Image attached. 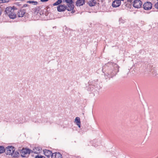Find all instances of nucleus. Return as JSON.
Segmentation results:
<instances>
[{"instance_id":"nucleus-23","label":"nucleus","mask_w":158,"mask_h":158,"mask_svg":"<svg viewBox=\"0 0 158 158\" xmlns=\"http://www.w3.org/2000/svg\"><path fill=\"white\" fill-rule=\"evenodd\" d=\"M8 1L7 0H0V3L7 2Z\"/></svg>"},{"instance_id":"nucleus-26","label":"nucleus","mask_w":158,"mask_h":158,"mask_svg":"<svg viewBox=\"0 0 158 158\" xmlns=\"http://www.w3.org/2000/svg\"><path fill=\"white\" fill-rule=\"evenodd\" d=\"M2 8L1 7H0V16L1 15V14H2Z\"/></svg>"},{"instance_id":"nucleus-14","label":"nucleus","mask_w":158,"mask_h":158,"mask_svg":"<svg viewBox=\"0 0 158 158\" xmlns=\"http://www.w3.org/2000/svg\"><path fill=\"white\" fill-rule=\"evenodd\" d=\"M52 158H62V156L59 152L54 153L52 154Z\"/></svg>"},{"instance_id":"nucleus-20","label":"nucleus","mask_w":158,"mask_h":158,"mask_svg":"<svg viewBox=\"0 0 158 158\" xmlns=\"http://www.w3.org/2000/svg\"><path fill=\"white\" fill-rule=\"evenodd\" d=\"M27 7V9H30V7L29 5L28 4H24L23 6L21 8H23V9L24 7Z\"/></svg>"},{"instance_id":"nucleus-30","label":"nucleus","mask_w":158,"mask_h":158,"mask_svg":"<svg viewBox=\"0 0 158 158\" xmlns=\"http://www.w3.org/2000/svg\"><path fill=\"white\" fill-rule=\"evenodd\" d=\"M49 8V7L48 6H47L46 7V8H47V9H48Z\"/></svg>"},{"instance_id":"nucleus-4","label":"nucleus","mask_w":158,"mask_h":158,"mask_svg":"<svg viewBox=\"0 0 158 158\" xmlns=\"http://www.w3.org/2000/svg\"><path fill=\"white\" fill-rule=\"evenodd\" d=\"M112 65L115 68V69L112 71H110L106 74H105V77L106 80L108 78L110 79V78L112 77L113 76L116 75L119 71V66L116 64L113 63Z\"/></svg>"},{"instance_id":"nucleus-7","label":"nucleus","mask_w":158,"mask_h":158,"mask_svg":"<svg viewBox=\"0 0 158 158\" xmlns=\"http://www.w3.org/2000/svg\"><path fill=\"white\" fill-rule=\"evenodd\" d=\"M69 8L67 6L64 5L60 4L57 7V10L58 12H63L65 11L66 10H68Z\"/></svg>"},{"instance_id":"nucleus-19","label":"nucleus","mask_w":158,"mask_h":158,"mask_svg":"<svg viewBox=\"0 0 158 158\" xmlns=\"http://www.w3.org/2000/svg\"><path fill=\"white\" fill-rule=\"evenodd\" d=\"M5 149L2 146H0V153H3L5 152Z\"/></svg>"},{"instance_id":"nucleus-2","label":"nucleus","mask_w":158,"mask_h":158,"mask_svg":"<svg viewBox=\"0 0 158 158\" xmlns=\"http://www.w3.org/2000/svg\"><path fill=\"white\" fill-rule=\"evenodd\" d=\"M17 9V8L14 6L13 7L10 6L7 7L5 11V14L7 15L10 19H14L16 17V15L14 12V10Z\"/></svg>"},{"instance_id":"nucleus-31","label":"nucleus","mask_w":158,"mask_h":158,"mask_svg":"<svg viewBox=\"0 0 158 158\" xmlns=\"http://www.w3.org/2000/svg\"><path fill=\"white\" fill-rule=\"evenodd\" d=\"M17 5H19V3H17Z\"/></svg>"},{"instance_id":"nucleus-16","label":"nucleus","mask_w":158,"mask_h":158,"mask_svg":"<svg viewBox=\"0 0 158 158\" xmlns=\"http://www.w3.org/2000/svg\"><path fill=\"white\" fill-rule=\"evenodd\" d=\"M75 122H76V124L78 126V127L80 128L81 127V122L80 118L78 117L76 118Z\"/></svg>"},{"instance_id":"nucleus-28","label":"nucleus","mask_w":158,"mask_h":158,"mask_svg":"<svg viewBox=\"0 0 158 158\" xmlns=\"http://www.w3.org/2000/svg\"><path fill=\"white\" fill-rule=\"evenodd\" d=\"M32 152H34V153H38V152L36 151H35V150L34 149H33V150L32 151Z\"/></svg>"},{"instance_id":"nucleus-9","label":"nucleus","mask_w":158,"mask_h":158,"mask_svg":"<svg viewBox=\"0 0 158 158\" xmlns=\"http://www.w3.org/2000/svg\"><path fill=\"white\" fill-rule=\"evenodd\" d=\"M32 151L29 148H23L21 152V156L23 157H24V155L27 154H30Z\"/></svg>"},{"instance_id":"nucleus-11","label":"nucleus","mask_w":158,"mask_h":158,"mask_svg":"<svg viewBox=\"0 0 158 158\" xmlns=\"http://www.w3.org/2000/svg\"><path fill=\"white\" fill-rule=\"evenodd\" d=\"M26 13V10L23 9V8H21L20 10L18 11L17 13V15L19 17H22Z\"/></svg>"},{"instance_id":"nucleus-13","label":"nucleus","mask_w":158,"mask_h":158,"mask_svg":"<svg viewBox=\"0 0 158 158\" xmlns=\"http://www.w3.org/2000/svg\"><path fill=\"white\" fill-rule=\"evenodd\" d=\"M85 0H77L76 2V5L77 6H83L85 4Z\"/></svg>"},{"instance_id":"nucleus-24","label":"nucleus","mask_w":158,"mask_h":158,"mask_svg":"<svg viewBox=\"0 0 158 158\" xmlns=\"http://www.w3.org/2000/svg\"><path fill=\"white\" fill-rule=\"evenodd\" d=\"M155 7L156 8L158 9V2L155 4Z\"/></svg>"},{"instance_id":"nucleus-10","label":"nucleus","mask_w":158,"mask_h":158,"mask_svg":"<svg viewBox=\"0 0 158 158\" xmlns=\"http://www.w3.org/2000/svg\"><path fill=\"white\" fill-rule=\"evenodd\" d=\"M124 0H114L112 3V6L113 7H119L121 4V1H123Z\"/></svg>"},{"instance_id":"nucleus-15","label":"nucleus","mask_w":158,"mask_h":158,"mask_svg":"<svg viewBox=\"0 0 158 158\" xmlns=\"http://www.w3.org/2000/svg\"><path fill=\"white\" fill-rule=\"evenodd\" d=\"M44 155L48 157H50L51 156H52L53 153L51 151L47 149L44 150Z\"/></svg>"},{"instance_id":"nucleus-6","label":"nucleus","mask_w":158,"mask_h":158,"mask_svg":"<svg viewBox=\"0 0 158 158\" xmlns=\"http://www.w3.org/2000/svg\"><path fill=\"white\" fill-rule=\"evenodd\" d=\"M65 2L68 4L67 7L69 8L68 11H71V13H73L75 12V10H74V6L73 4V2L72 0H65Z\"/></svg>"},{"instance_id":"nucleus-27","label":"nucleus","mask_w":158,"mask_h":158,"mask_svg":"<svg viewBox=\"0 0 158 158\" xmlns=\"http://www.w3.org/2000/svg\"><path fill=\"white\" fill-rule=\"evenodd\" d=\"M35 149L36 150H38L39 152L40 151V149L39 148H38V147L35 148Z\"/></svg>"},{"instance_id":"nucleus-22","label":"nucleus","mask_w":158,"mask_h":158,"mask_svg":"<svg viewBox=\"0 0 158 158\" xmlns=\"http://www.w3.org/2000/svg\"><path fill=\"white\" fill-rule=\"evenodd\" d=\"M35 158H44V157L43 156H39L38 155L35 156Z\"/></svg>"},{"instance_id":"nucleus-12","label":"nucleus","mask_w":158,"mask_h":158,"mask_svg":"<svg viewBox=\"0 0 158 158\" xmlns=\"http://www.w3.org/2000/svg\"><path fill=\"white\" fill-rule=\"evenodd\" d=\"M96 0H86V2L88 5L90 6H95L97 4V2L96 1Z\"/></svg>"},{"instance_id":"nucleus-1","label":"nucleus","mask_w":158,"mask_h":158,"mask_svg":"<svg viewBox=\"0 0 158 158\" xmlns=\"http://www.w3.org/2000/svg\"><path fill=\"white\" fill-rule=\"evenodd\" d=\"M127 1L124 3V5L127 7H129L132 4L134 7L139 8L142 5V2L140 0H134L133 2L132 0H127Z\"/></svg>"},{"instance_id":"nucleus-17","label":"nucleus","mask_w":158,"mask_h":158,"mask_svg":"<svg viewBox=\"0 0 158 158\" xmlns=\"http://www.w3.org/2000/svg\"><path fill=\"white\" fill-rule=\"evenodd\" d=\"M62 2V0H58L55 2L53 4V6L59 5Z\"/></svg>"},{"instance_id":"nucleus-25","label":"nucleus","mask_w":158,"mask_h":158,"mask_svg":"<svg viewBox=\"0 0 158 158\" xmlns=\"http://www.w3.org/2000/svg\"><path fill=\"white\" fill-rule=\"evenodd\" d=\"M42 2H46L48 1L49 0H40Z\"/></svg>"},{"instance_id":"nucleus-29","label":"nucleus","mask_w":158,"mask_h":158,"mask_svg":"<svg viewBox=\"0 0 158 158\" xmlns=\"http://www.w3.org/2000/svg\"><path fill=\"white\" fill-rule=\"evenodd\" d=\"M93 84H94V86H96V87H97V85H96L95 84H94V82Z\"/></svg>"},{"instance_id":"nucleus-5","label":"nucleus","mask_w":158,"mask_h":158,"mask_svg":"<svg viewBox=\"0 0 158 158\" xmlns=\"http://www.w3.org/2000/svg\"><path fill=\"white\" fill-rule=\"evenodd\" d=\"M15 151V148L12 146H8L5 148V152L7 155H11L14 157H16L19 154L18 152H15V154H14Z\"/></svg>"},{"instance_id":"nucleus-21","label":"nucleus","mask_w":158,"mask_h":158,"mask_svg":"<svg viewBox=\"0 0 158 158\" xmlns=\"http://www.w3.org/2000/svg\"><path fill=\"white\" fill-rule=\"evenodd\" d=\"M34 9L35 11V12H36L37 11H39L40 10V7L37 6L36 7H35V8H34Z\"/></svg>"},{"instance_id":"nucleus-8","label":"nucleus","mask_w":158,"mask_h":158,"mask_svg":"<svg viewBox=\"0 0 158 158\" xmlns=\"http://www.w3.org/2000/svg\"><path fill=\"white\" fill-rule=\"evenodd\" d=\"M152 5L151 2H147L143 4V7L144 10H149L152 9Z\"/></svg>"},{"instance_id":"nucleus-18","label":"nucleus","mask_w":158,"mask_h":158,"mask_svg":"<svg viewBox=\"0 0 158 158\" xmlns=\"http://www.w3.org/2000/svg\"><path fill=\"white\" fill-rule=\"evenodd\" d=\"M27 3L32 4L34 5H37L38 4V2L37 1H28L27 2Z\"/></svg>"},{"instance_id":"nucleus-3","label":"nucleus","mask_w":158,"mask_h":158,"mask_svg":"<svg viewBox=\"0 0 158 158\" xmlns=\"http://www.w3.org/2000/svg\"><path fill=\"white\" fill-rule=\"evenodd\" d=\"M17 9V8L14 6L13 7L10 6L7 7L5 11V14L7 15L10 19H14L16 17V15L14 12V10Z\"/></svg>"}]
</instances>
